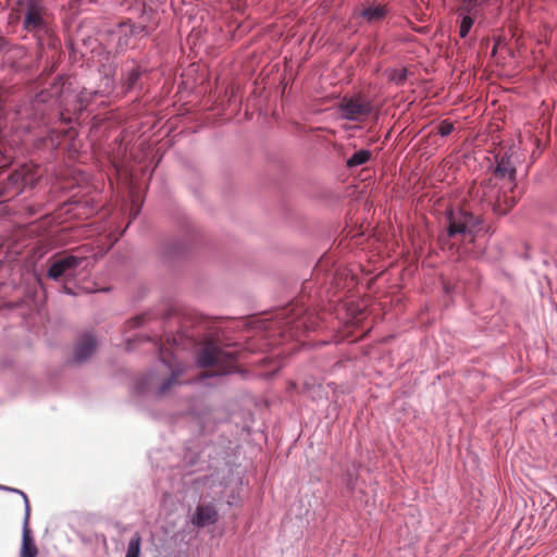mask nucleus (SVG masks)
Segmentation results:
<instances>
[{
	"label": "nucleus",
	"instance_id": "nucleus-25",
	"mask_svg": "<svg viewBox=\"0 0 557 557\" xmlns=\"http://www.w3.org/2000/svg\"><path fill=\"white\" fill-rule=\"evenodd\" d=\"M406 78V70H401L397 75H394L393 76V79L397 83V84H400L401 82H404Z\"/></svg>",
	"mask_w": 557,
	"mask_h": 557
},
{
	"label": "nucleus",
	"instance_id": "nucleus-6",
	"mask_svg": "<svg viewBox=\"0 0 557 557\" xmlns=\"http://www.w3.org/2000/svg\"><path fill=\"white\" fill-rule=\"evenodd\" d=\"M300 326H305L309 329L307 325V317L302 315L301 312H296L295 306H290L287 308L280 309L274 317V320L271 322L269 329L278 331L281 336H286L288 334L289 337L297 336V332Z\"/></svg>",
	"mask_w": 557,
	"mask_h": 557
},
{
	"label": "nucleus",
	"instance_id": "nucleus-20",
	"mask_svg": "<svg viewBox=\"0 0 557 557\" xmlns=\"http://www.w3.org/2000/svg\"><path fill=\"white\" fill-rule=\"evenodd\" d=\"M140 76H141L140 70L139 69H133L129 72V74H128V76H127V78H126V81L124 83L125 90L129 91V90L134 89V87L136 86L138 79L140 78Z\"/></svg>",
	"mask_w": 557,
	"mask_h": 557
},
{
	"label": "nucleus",
	"instance_id": "nucleus-12",
	"mask_svg": "<svg viewBox=\"0 0 557 557\" xmlns=\"http://www.w3.org/2000/svg\"><path fill=\"white\" fill-rule=\"evenodd\" d=\"M159 355L161 361L171 370L172 374L171 376L161 385L160 393L168 392L172 385L176 383V377L182 372V368L175 362V356L174 354L164 348L163 346H160L159 348Z\"/></svg>",
	"mask_w": 557,
	"mask_h": 557
},
{
	"label": "nucleus",
	"instance_id": "nucleus-26",
	"mask_svg": "<svg viewBox=\"0 0 557 557\" xmlns=\"http://www.w3.org/2000/svg\"><path fill=\"white\" fill-rule=\"evenodd\" d=\"M63 289L65 293L71 294V290L66 286H64Z\"/></svg>",
	"mask_w": 557,
	"mask_h": 557
},
{
	"label": "nucleus",
	"instance_id": "nucleus-3",
	"mask_svg": "<svg viewBox=\"0 0 557 557\" xmlns=\"http://www.w3.org/2000/svg\"><path fill=\"white\" fill-rule=\"evenodd\" d=\"M38 169L33 164H23L14 170L5 182L0 184V199L9 200L18 195L24 186L33 185L38 178Z\"/></svg>",
	"mask_w": 557,
	"mask_h": 557
},
{
	"label": "nucleus",
	"instance_id": "nucleus-1",
	"mask_svg": "<svg viewBox=\"0 0 557 557\" xmlns=\"http://www.w3.org/2000/svg\"><path fill=\"white\" fill-rule=\"evenodd\" d=\"M198 363L202 368H212L211 375L232 372L236 366V351L216 342H206L198 352Z\"/></svg>",
	"mask_w": 557,
	"mask_h": 557
},
{
	"label": "nucleus",
	"instance_id": "nucleus-11",
	"mask_svg": "<svg viewBox=\"0 0 557 557\" xmlns=\"http://www.w3.org/2000/svg\"><path fill=\"white\" fill-rule=\"evenodd\" d=\"M98 347V342L96 337L91 333L83 334L75 345L74 349V359L76 362H85L88 360L96 351Z\"/></svg>",
	"mask_w": 557,
	"mask_h": 557
},
{
	"label": "nucleus",
	"instance_id": "nucleus-17",
	"mask_svg": "<svg viewBox=\"0 0 557 557\" xmlns=\"http://www.w3.org/2000/svg\"><path fill=\"white\" fill-rule=\"evenodd\" d=\"M373 154L368 149H360L356 151L350 158L346 160V166L348 169L357 168L368 163L372 159Z\"/></svg>",
	"mask_w": 557,
	"mask_h": 557
},
{
	"label": "nucleus",
	"instance_id": "nucleus-13",
	"mask_svg": "<svg viewBox=\"0 0 557 557\" xmlns=\"http://www.w3.org/2000/svg\"><path fill=\"white\" fill-rule=\"evenodd\" d=\"M218 521V511L212 504H200L197 506L191 523L198 528L214 524Z\"/></svg>",
	"mask_w": 557,
	"mask_h": 557
},
{
	"label": "nucleus",
	"instance_id": "nucleus-24",
	"mask_svg": "<svg viewBox=\"0 0 557 557\" xmlns=\"http://www.w3.org/2000/svg\"><path fill=\"white\" fill-rule=\"evenodd\" d=\"M146 320V317L145 315H138V317H135L133 319H131L128 322H127V325L129 327H138L143 324V322Z\"/></svg>",
	"mask_w": 557,
	"mask_h": 557
},
{
	"label": "nucleus",
	"instance_id": "nucleus-7",
	"mask_svg": "<svg viewBox=\"0 0 557 557\" xmlns=\"http://www.w3.org/2000/svg\"><path fill=\"white\" fill-rule=\"evenodd\" d=\"M480 191L483 200L493 206L494 211L500 215L507 214L517 202L515 196L508 195L511 191L508 188H502V185L483 186L482 184L478 188L476 194Z\"/></svg>",
	"mask_w": 557,
	"mask_h": 557
},
{
	"label": "nucleus",
	"instance_id": "nucleus-18",
	"mask_svg": "<svg viewBox=\"0 0 557 557\" xmlns=\"http://www.w3.org/2000/svg\"><path fill=\"white\" fill-rule=\"evenodd\" d=\"M140 544L141 536L136 532L128 542L126 557H139L140 556Z\"/></svg>",
	"mask_w": 557,
	"mask_h": 557
},
{
	"label": "nucleus",
	"instance_id": "nucleus-22",
	"mask_svg": "<svg viewBox=\"0 0 557 557\" xmlns=\"http://www.w3.org/2000/svg\"><path fill=\"white\" fill-rule=\"evenodd\" d=\"M454 131V124L448 120H443L438 126L437 132L441 136H447Z\"/></svg>",
	"mask_w": 557,
	"mask_h": 557
},
{
	"label": "nucleus",
	"instance_id": "nucleus-10",
	"mask_svg": "<svg viewBox=\"0 0 557 557\" xmlns=\"http://www.w3.org/2000/svg\"><path fill=\"white\" fill-rule=\"evenodd\" d=\"M25 500V517L23 521V536H22V547H21V557H36L38 554V549L34 543L32 536V530L29 528V517H30V507L27 496L20 492Z\"/></svg>",
	"mask_w": 557,
	"mask_h": 557
},
{
	"label": "nucleus",
	"instance_id": "nucleus-2",
	"mask_svg": "<svg viewBox=\"0 0 557 557\" xmlns=\"http://www.w3.org/2000/svg\"><path fill=\"white\" fill-rule=\"evenodd\" d=\"M495 159L496 168L493 176L484 186L502 185V188H508L510 191H513L516 188V164L518 162L515 148L510 147L506 150H500L495 156Z\"/></svg>",
	"mask_w": 557,
	"mask_h": 557
},
{
	"label": "nucleus",
	"instance_id": "nucleus-14",
	"mask_svg": "<svg viewBox=\"0 0 557 557\" xmlns=\"http://www.w3.org/2000/svg\"><path fill=\"white\" fill-rule=\"evenodd\" d=\"M388 13V9L384 4H375L363 8L359 15L370 24L377 23L385 18Z\"/></svg>",
	"mask_w": 557,
	"mask_h": 557
},
{
	"label": "nucleus",
	"instance_id": "nucleus-8",
	"mask_svg": "<svg viewBox=\"0 0 557 557\" xmlns=\"http://www.w3.org/2000/svg\"><path fill=\"white\" fill-rule=\"evenodd\" d=\"M48 13L40 0H28L24 18V28L27 32H39L47 27Z\"/></svg>",
	"mask_w": 557,
	"mask_h": 557
},
{
	"label": "nucleus",
	"instance_id": "nucleus-5",
	"mask_svg": "<svg viewBox=\"0 0 557 557\" xmlns=\"http://www.w3.org/2000/svg\"><path fill=\"white\" fill-rule=\"evenodd\" d=\"M338 113L342 119L351 122L366 121L373 111L372 101L361 95L344 96L337 106Z\"/></svg>",
	"mask_w": 557,
	"mask_h": 557
},
{
	"label": "nucleus",
	"instance_id": "nucleus-4",
	"mask_svg": "<svg viewBox=\"0 0 557 557\" xmlns=\"http://www.w3.org/2000/svg\"><path fill=\"white\" fill-rule=\"evenodd\" d=\"M86 261V257L73 253H55L48 260L47 277L53 281L74 278L76 270Z\"/></svg>",
	"mask_w": 557,
	"mask_h": 557
},
{
	"label": "nucleus",
	"instance_id": "nucleus-15",
	"mask_svg": "<svg viewBox=\"0 0 557 557\" xmlns=\"http://www.w3.org/2000/svg\"><path fill=\"white\" fill-rule=\"evenodd\" d=\"M456 12L460 17L459 36L461 38H466L473 26L474 20L481 16V14H472L470 12H466L461 10V5H458Z\"/></svg>",
	"mask_w": 557,
	"mask_h": 557
},
{
	"label": "nucleus",
	"instance_id": "nucleus-21",
	"mask_svg": "<svg viewBox=\"0 0 557 557\" xmlns=\"http://www.w3.org/2000/svg\"><path fill=\"white\" fill-rule=\"evenodd\" d=\"M117 35H119L117 48L120 50H124L125 48H127L129 46V40L133 35H131L128 30H126V35H125V32L121 30L119 27H117Z\"/></svg>",
	"mask_w": 557,
	"mask_h": 557
},
{
	"label": "nucleus",
	"instance_id": "nucleus-23",
	"mask_svg": "<svg viewBox=\"0 0 557 557\" xmlns=\"http://www.w3.org/2000/svg\"><path fill=\"white\" fill-rule=\"evenodd\" d=\"M92 92H87L86 90L79 92L78 101L81 103V109L87 107V104L90 102Z\"/></svg>",
	"mask_w": 557,
	"mask_h": 557
},
{
	"label": "nucleus",
	"instance_id": "nucleus-9",
	"mask_svg": "<svg viewBox=\"0 0 557 557\" xmlns=\"http://www.w3.org/2000/svg\"><path fill=\"white\" fill-rule=\"evenodd\" d=\"M448 222V235L456 236L458 234L471 233L478 225L479 218L468 211L459 210L449 213Z\"/></svg>",
	"mask_w": 557,
	"mask_h": 557
},
{
	"label": "nucleus",
	"instance_id": "nucleus-16",
	"mask_svg": "<svg viewBox=\"0 0 557 557\" xmlns=\"http://www.w3.org/2000/svg\"><path fill=\"white\" fill-rule=\"evenodd\" d=\"M461 10L472 14H483L484 9L492 0H458Z\"/></svg>",
	"mask_w": 557,
	"mask_h": 557
},
{
	"label": "nucleus",
	"instance_id": "nucleus-19",
	"mask_svg": "<svg viewBox=\"0 0 557 557\" xmlns=\"http://www.w3.org/2000/svg\"><path fill=\"white\" fill-rule=\"evenodd\" d=\"M119 28L123 32L126 33V30L129 32L131 35H140V34H144V35H147L149 33L147 26L145 25H135V24H132L129 21H126V22H121L119 24Z\"/></svg>",
	"mask_w": 557,
	"mask_h": 557
}]
</instances>
